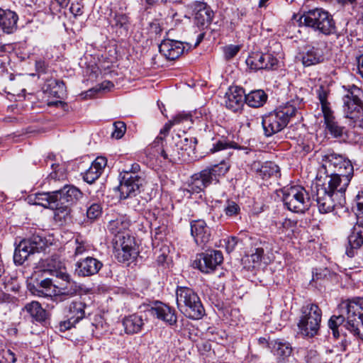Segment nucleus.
I'll list each match as a JSON object with an SVG mask.
<instances>
[{
	"mask_svg": "<svg viewBox=\"0 0 363 363\" xmlns=\"http://www.w3.org/2000/svg\"><path fill=\"white\" fill-rule=\"evenodd\" d=\"M301 106L302 100L296 99L264 115L262 121L264 135L269 137L282 130L293 118L299 114L298 110Z\"/></svg>",
	"mask_w": 363,
	"mask_h": 363,
	"instance_id": "1",
	"label": "nucleus"
},
{
	"mask_svg": "<svg viewBox=\"0 0 363 363\" xmlns=\"http://www.w3.org/2000/svg\"><path fill=\"white\" fill-rule=\"evenodd\" d=\"M230 164L225 160L218 164L206 167L191 177L187 191L191 194L200 193L208 186L219 182V179L229 171Z\"/></svg>",
	"mask_w": 363,
	"mask_h": 363,
	"instance_id": "2",
	"label": "nucleus"
},
{
	"mask_svg": "<svg viewBox=\"0 0 363 363\" xmlns=\"http://www.w3.org/2000/svg\"><path fill=\"white\" fill-rule=\"evenodd\" d=\"M299 26H305L323 35L335 33V22L330 13L323 9H314L304 12L297 19Z\"/></svg>",
	"mask_w": 363,
	"mask_h": 363,
	"instance_id": "3",
	"label": "nucleus"
},
{
	"mask_svg": "<svg viewBox=\"0 0 363 363\" xmlns=\"http://www.w3.org/2000/svg\"><path fill=\"white\" fill-rule=\"evenodd\" d=\"M176 296L177 307L186 317L199 320L203 316L204 308L198 294L192 289L179 286L176 291Z\"/></svg>",
	"mask_w": 363,
	"mask_h": 363,
	"instance_id": "4",
	"label": "nucleus"
},
{
	"mask_svg": "<svg viewBox=\"0 0 363 363\" xmlns=\"http://www.w3.org/2000/svg\"><path fill=\"white\" fill-rule=\"evenodd\" d=\"M301 315L298 323L300 333L306 337H313L318 333L322 318V311L314 303H307L301 309Z\"/></svg>",
	"mask_w": 363,
	"mask_h": 363,
	"instance_id": "5",
	"label": "nucleus"
},
{
	"mask_svg": "<svg viewBox=\"0 0 363 363\" xmlns=\"http://www.w3.org/2000/svg\"><path fill=\"white\" fill-rule=\"evenodd\" d=\"M282 201L288 210L303 213L311 206V200L308 191L301 186L284 187L282 190Z\"/></svg>",
	"mask_w": 363,
	"mask_h": 363,
	"instance_id": "6",
	"label": "nucleus"
},
{
	"mask_svg": "<svg viewBox=\"0 0 363 363\" xmlns=\"http://www.w3.org/2000/svg\"><path fill=\"white\" fill-rule=\"evenodd\" d=\"M322 162L321 169L319 170L320 174L323 171L324 174H354V167L351 161L333 150H328L322 155Z\"/></svg>",
	"mask_w": 363,
	"mask_h": 363,
	"instance_id": "7",
	"label": "nucleus"
},
{
	"mask_svg": "<svg viewBox=\"0 0 363 363\" xmlns=\"http://www.w3.org/2000/svg\"><path fill=\"white\" fill-rule=\"evenodd\" d=\"M362 94V89L352 85L342 97L344 114L352 121L354 127L357 125L363 113V101L360 98Z\"/></svg>",
	"mask_w": 363,
	"mask_h": 363,
	"instance_id": "8",
	"label": "nucleus"
},
{
	"mask_svg": "<svg viewBox=\"0 0 363 363\" xmlns=\"http://www.w3.org/2000/svg\"><path fill=\"white\" fill-rule=\"evenodd\" d=\"M347 312L346 328L363 340V333H360L359 325H363V298L354 297L344 302Z\"/></svg>",
	"mask_w": 363,
	"mask_h": 363,
	"instance_id": "9",
	"label": "nucleus"
},
{
	"mask_svg": "<svg viewBox=\"0 0 363 363\" xmlns=\"http://www.w3.org/2000/svg\"><path fill=\"white\" fill-rule=\"evenodd\" d=\"M354 174H325L326 181L321 185L329 192L335 194L339 200L340 206H343L345 203V191L351 182Z\"/></svg>",
	"mask_w": 363,
	"mask_h": 363,
	"instance_id": "10",
	"label": "nucleus"
},
{
	"mask_svg": "<svg viewBox=\"0 0 363 363\" xmlns=\"http://www.w3.org/2000/svg\"><path fill=\"white\" fill-rule=\"evenodd\" d=\"M45 245L44 240L39 235H33L28 239L23 240L15 249L14 262L18 265L23 264L29 255L40 252L44 249Z\"/></svg>",
	"mask_w": 363,
	"mask_h": 363,
	"instance_id": "11",
	"label": "nucleus"
},
{
	"mask_svg": "<svg viewBox=\"0 0 363 363\" xmlns=\"http://www.w3.org/2000/svg\"><path fill=\"white\" fill-rule=\"evenodd\" d=\"M223 260V254L219 250H210L197 255L193 266L203 273L214 271Z\"/></svg>",
	"mask_w": 363,
	"mask_h": 363,
	"instance_id": "12",
	"label": "nucleus"
},
{
	"mask_svg": "<svg viewBox=\"0 0 363 363\" xmlns=\"http://www.w3.org/2000/svg\"><path fill=\"white\" fill-rule=\"evenodd\" d=\"M143 182L144 179L141 176L133 177L128 174H123L118 187L121 199H125L128 197L135 196L137 192L139 191Z\"/></svg>",
	"mask_w": 363,
	"mask_h": 363,
	"instance_id": "13",
	"label": "nucleus"
},
{
	"mask_svg": "<svg viewBox=\"0 0 363 363\" xmlns=\"http://www.w3.org/2000/svg\"><path fill=\"white\" fill-rule=\"evenodd\" d=\"M278 60L271 53L255 52L250 55L246 63L252 69H275Z\"/></svg>",
	"mask_w": 363,
	"mask_h": 363,
	"instance_id": "14",
	"label": "nucleus"
},
{
	"mask_svg": "<svg viewBox=\"0 0 363 363\" xmlns=\"http://www.w3.org/2000/svg\"><path fill=\"white\" fill-rule=\"evenodd\" d=\"M104 264L95 257L88 256L75 264V274L82 277H91L99 273Z\"/></svg>",
	"mask_w": 363,
	"mask_h": 363,
	"instance_id": "15",
	"label": "nucleus"
},
{
	"mask_svg": "<svg viewBox=\"0 0 363 363\" xmlns=\"http://www.w3.org/2000/svg\"><path fill=\"white\" fill-rule=\"evenodd\" d=\"M150 314L164 322L169 325H174L177 322L175 310L169 306L157 301L148 309Z\"/></svg>",
	"mask_w": 363,
	"mask_h": 363,
	"instance_id": "16",
	"label": "nucleus"
},
{
	"mask_svg": "<svg viewBox=\"0 0 363 363\" xmlns=\"http://www.w3.org/2000/svg\"><path fill=\"white\" fill-rule=\"evenodd\" d=\"M338 197L335 194L329 192L325 187L320 186L316 191V202L318 210L321 213L331 212L336 206H340Z\"/></svg>",
	"mask_w": 363,
	"mask_h": 363,
	"instance_id": "17",
	"label": "nucleus"
},
{
	"mask_svg": "<svg viewBox=\"0 0 363 363\" xmlns=\"http://www.w3.org/2000/svg\"><path fill=\"white\" fill-rule=\"evenodd\" d=\"M194 22L196 26L203 29L207 28L211 23L214 13L211 7L205 2L195 1L193 4Z\"/></svg>",
	"mask_w": 363,
	"mask_h": 363,
	"instance_id": "18",
	"label": "nucleus"
},
{
	"mask_svg": "<svg viewBox=\"0 0 363 363\" xmlns=\"http://www.w3.org/2000/svg\"><path fill=\"white\" fill-rule=\"evenodd\" d=\"M147 318L142 313H135L125 315L122 320L124 331L128 335H134L142 331Z\"/></svg>",
	"mask_w": 363,
	"mask_h": 363,
	"instance_id": "19",
	"label": "nucleus"
},
{
	"mask_svg": "<svg viewBox=\"0 0 363 363\" xmlns=\"http://www.w3.org/2000/svg\"><path fill=\"white\" fill-rule=\"evenodd\" d=\"M225 99L226 108L238 112L242 109L245 103V90L238 86L230 87L225 93Z\"/></svg>",
	"mask_w": 363,
	"mask_h": 363,
	"instance_id": "20",
	"label": "nucleus"
},
{
	"mask_svg": "<svg viewBox=\"0 0 363 363\" xmlns=\"http://www.w3.org/2000/svg\"><path fill=\"white\" fill-rule=\"evenodd\" d=\"M191 234L196 244L200 247L205 245L211 238L210 230L203 220L191 222Z\"/></svg>",
	"mask_w": 363,
	"mask_h": 363,
	"instance_id": "21",
	"label": "nucleus"
},
{
	"mask_svg": "<svg viewBox=\"0 0 363 363\" xmlns=\"http://www.w3.org/2000/svg\"><path fill=\"white\" fill-rule=\"evenodd\" d=\"M183 43L169 39L164 40L159 45V50L167 59L174 60L184 51Z\"/></svg>",
	"mask_w": 363,
	"mask_h": 363,
	"instance_id": "22",
	"label": "nucleus"
},
{
	"mask_svg": "<svg viewBox=\"0 0 363 363\" xmlns=\"http://www.w3.org/2000/svg\"><path fill=\"white\" fill-rule=\"evenodd\" d=\"M53 196L62 204L72 206L82 196V193L72 185H65L62 189L54 191Z\"/></svg>",
	"mask_w": 363,
	"mask_h": 363,
	"instance_id": "23",
	"label": "nucleus"
},
{
	"mask_svg": "<svg viewBox=\"0 0 363 363\" xmlns=\"http://www.w3.org/2000/svg\"><path fill=\"white\" fill-rule=\"evenodd\" d=\"M347 240L350 248H347L346 254L352 257L354 255V250L360 248L363 245V225L359 221L352 227Z\"/></svg>",
	"mask_w": 363,
	"mask_h": 363,
	"instance_id": "24",
	"label": "nucleus"
},
{
	"mask_svg": "<svg viewBox=\"0 0 363 363\" xmlns=\"http://www.w3.org/2000/svg\"><path fill=\"white\" fill-rule=\"evenodd\" d=\"M18 15L11 10L0 8V30L6 34L14 33L17 30Z\"/></svg>",
	"mask_w": 363,
	"mask_h": 363,
	"instance_id": "25",
	"label": "nucleus"
},
{
	"mask_svg": "<svg viewBox=\"0 0 363 363\" xmlns=\"http://www.w3.org/2000/svg\"><path fill=\"white\" fill-rule=\"evenodd\" d=\"M106 164L107 160L106 157H96L89 168L84 172V180L89 184L94 183L100 177Z\"/></svg>",
	"mask_w": 363,
	"mask_h": 363,
	"instance_id": "26",
	"label": "nucleus"
},
{
	"mask_svg": "<svg viewBox=\"0 0 363 363\" xmlns=\"http://www.w3.org/2000/svg\"><path fill=\"white\" fill-rule=\"evenodd\" d=\"M174 145L177 147L180 152L186 154V158L189 160L191 154H194L197 140L195 138H187L186 136H181L177 134L172 136Z\"/></svg>",
	"mask_w": 363,
	"mask_h": 363,
	"instance_id": "27",
	"label": "nucleus"
},
{
	"mask_svg": "<svg viewBox=\"0 0 363 363\" xmlns=\"http://www.w3.org/2000/svg\"><path fill=\"white\" fill-rule=\"evenodd\" d=\"M323 61V51L315 47L309 48L301 54V62L304 67L315 65Z\"/></svg>",
	"mask_w": 363,
	"mask_h": 363,
	"instance_id": "28",
	"label": "nucleus"
},
{
	"mask_svg": "<svg viewBox=\"0 0 363 363\" xmlns=\"http://www.w3.org/2000/svg\"><path fill=\"white\" fill-rule=\"evenodd\" d=\"M60 279L64 282L60 283L56 288L58 289V292L62 295L72 297L77 295L82 290L81 286L72 279L69 274H67V278Z\"/></svg>",
	"mask_w": 363,
	"mask_h": 363,
	"instance_id": "29",
	"label": "nucleus"
},
{
	"mask_svg": "<svg viewBox=\"0 0 363 363\" xmlns=\"http://www.w3.org/2000/svg\"><path fill=\"white\" fill-rule=\"evenodd\" d=\"M43 272H48L57 278H67V273L62 262L56 258L47 259L43 264Z\"/></svg>",
	"mask_w": 363,
	"mask_h": 363,
	"instance_id": "30",
	"label": "nucleus"
},
{
	"mask_svg": "<svg viewBox=\"0 0 363 363\" xmlns=\"http://www.w3.org/2000/svg\"><path fill=\"white\" fill-rule=\"evenodd\" d=\"M160 155L166 160L170 162L174 163L177 160H182L186 161V154L183 152H180L177 147H175L173 143V140L167 145L165 147H162L160 151Z\"/></svg>",
	"mask_w": 363,
	"mask_h": 363,
	"instance_id": "31",
	"label": "nucleus"
},
{
	"mask_svg": "<svg viewBox=\"0 0 363 363\" xmlns=\"http://www.w3.org/2000/svg\"><path fill=\"white\" fill-rule=\"evenodd\" d=\"M272 351L277 357L278 362H284L289 357L292 353V347L287 342L281 340H276L272 342Z\"/></svg>",
	"mask_w": 363,
	"mask_h": 363,
	"instance_id": "32",
	"label": "nucleus"
},
{
	"mask_svg": "<svg viewBox=\"0 0 363 363\" xmlns=\"http://www.w3.org/2000/svg\"><path fill=\"white\" fill-rule=\"evenodd\" d=\"M267 100V95L263 90H254L246 94L245 102L250 107L259 108L262 106Z\"/></svg>",
	"mask_w": 363,
	"mask_h": 363,
	"instance_id": "33",
	"label": "nucleus"
},
{
	"mask_svg": "<svg viewBox=\"0 0 363 363\" xmlns=\"http://www.w3.org/2000/svg\"><path fill=\"white\" fill-rule=\"evenodd\" d=\"M130 226V220L124 216H119L116 219L109 221L108 225V230L115 237L118 235H123L126 233L125 232Z\"/></svg>",
	"mask_w": 363,
	"mask_h": 363,
	"instance_id": "34",
	"label": "nucleus"
},
{
	"mask_svg": "<svg viewBox=\"0 0 363 363\" xmlns=\"http://www.w3.org/2000/svg\"><path fill=\"white\" fill-rule=\"evenodd\" d=\"M45 92L56 98H62L65 93V85L62 81L48 79L45 84Z\"/></svg>",
	"mask_w": 363,
	"mask_h": 363,
	"instance_id": "35",
	"label": "nucleus"
},
{
	"mask_svg": "<svg viewBox=\"0 0 363 363\" xmlns=\"http://www.w3.org/2000/svg\"><path fill=\"white\" fill-rule=\"evenodd\" d=\"M52 286L56 287L57 286L53 284L51 279L45 278L40 282H38L36 286H33L32 291L38 296H51L52 294Z\"/></svg>",
	"mask_w": 363,
	"mask_h": 363,
	"instance_id": "36",
	"label": "nucleus"
},
{
	"mask_svg": "<svg viewBox=\"0 0 363 363\" xmlns=\"http://www.w3.org/2000/svg\"><path fill=\"white\" fill-rule=\"evenodd\" d=\"M53 195L54 191L36 193L34 194L33 203L48 208L56 207L55 200L57 199Z\"/></svg>",
	"mask_w": 363,
	"mask_h": 363,
	"instance_id": "37",
	"label": "nucleus"
},
{
	"mask_svg": "<svg viewBox=\"0 0 363 363\" xmlns=\"http://www.w3.org/2000/svg\"><path fill=\"white\" fill-rule=\"evenodd\" d=\"M86 305L81 301H74L69 306V315L71 320L79 323L85 317V308Z\"/></svg>",
	"mask_w": 363,
	"mask_h": 363,
	"instance_id": "38",
	"label": "nucleus"
},
{
	"mask_svg": "<svg viewBox=\"0 0 363 363\" xmlns=\"http://www.w3.org/2000/svg\"><path fill=\"white\" fill-rule=\"evenodd\" d=\"M25 310L30 314L32 318L37 322H43L46 319V311L37 301H32L25 306Z\"/></svg>",
	"mask_w": 363,
	"mask_h": 363,
	"instance_id": "39",
	"label": "nucleus"
},
{
	"mask_svg": "<svg viewBox=\"0 0 363 363\" xmlns=\"http://www.w3.org/2000/svg\"><path fill=\"white\" fill-rule=\"evenodd\" d=\"M323 117L326 129L335 138L341 136L342 134V128L338 125L337 123L335 121L333 111L325 113L323 114Z\"/></svg>",
	"mask_w": 363,
	"mask_h": 363,
	"instance_id": "40",
	"label": "nucleus"
},
{
	"mask_svg": "<svg viewBox=\"0 0 363 363\" xmlns=\"http://www.w3.org/2000/svg\"><path fill=\"white\" fill-rule=\"evenodd\" d=\"M114 248L136 249L134 238L128 233L118 235L115 238Z\"/></svg>",
	"mask_w": 363,
	"mask_h": 363,
	"instance_id": "41",
	"label": "nucleus"
},
{
	"mask_svg": "<svg viewBox=\"0 0 363 363\" xmlns=\"http://www.w3.org/2000/svg\"><path fill=\"white\" fill-rule=\"evenodd\" d=\"M86 218L90 221L97 220L102 214V205L97 201H89L86 203Z\"/></svg>",
	"mask_w": 363,
	"mask_h": 363,
	"instance_id": "42",
	"label": "nucleus"
},
{
	"mask_svg": "<svg viewBox=\"0 0 363 363\" xmlns=\"http://www.w3.org/2000/svg\"><path fill=\"white\" fill-rule=\"evenodd\" d=\"M115 257L119 262H128L133 260L138 255L136 249L114 248Z\"/></svg>",
	"mask_w": 363,
	"mask_h": 363,
	"instance_id": "43",
	"label": "nucleus"
},
{
	"mask_svg": "<svg viewBox=\"0 0 363 363\" xmlns=\"http://www.w3.org/2000/svg\"><path fill=\"white\" fill-rule=\"evenodd\" d=\"M231 148L237 149L238 148V145L233 141H229L224 138H220L219 139H216L215 142L212 144V147L210 149V152L214 153L216 152Z\"/></svg>",
	"mask_w": 363,
	"mask_h": 363,
	"instance_id": "44",
	"label": "nucleus"
},
{
	"mask_svg": "<svg viewBox=\"0 0 363 363\" xmlns=\"http://www.w3.org/2000/svg\"><path fill=\"white\" fill-rule=\"evenodd\" d=\"M56 207H51L50 209L55 210V218L59 220H66L70 214L69 205L62 204L59 201L55 200Z\"/></svg>",
	"mask_w": 363,
	"mask_h": 363,
	"instance_id": "45",
	"label": "nucleus"
},
{
	"mask_svg": "<svg viewBox=\"0 0 363 363\" xmlns=\"http://www.w3.org/2000/svg\"><path fill=\"white\" fill-rule=\"evenodd\" d=\"M345 317L342 315H333L328 320V327L333 331L335 338L340 337L339 327L345 322Z\"/></svg>",
	"mask_w": 363,
	"mask_h": 363,
	"instance_id": "46",
	"label": "nucleus"
},
{
	"mask_svg": "<svg viewBox=\"0 0 363 363\" xmlns=\"http://www.w3.org/2000/svg\"><path fill=\"white\" fill-rule=\"evenodd\" d=\"M128 18L125 14L116 13L113 18L111 21L113 27L120 28L126 31L128 30Z\"/></svg>",
	"mask_w": 363,
	"mask_h": 363,
	"instance_id": "47",
	"label": "nucleus"
},
{
	"mask_svg": "<svg viewBox=\"0 0 363 363\" xmlns=\"http://www.w3.org/2000/svg\"><path fill=\"white\" fill-rule=\"evenodd\" d=\"M335 274L330 272L328 268L315 269L313 272L312 281H318L319 280H325L331 279Z\"/></svg>",
	"mask_w": 363,
	"mask_h": 363,
	"instance_id": "48",
	"label": "nucleus"
},
{
	"mask_svg": "<svg viewBox=\"0 0 363 363\" xmlns=\"http://www.w3.org/2000/svg\"><path fill=\"white\" fill-rule=\"evenodd\" d=\"M223 211L228 217L236 216L240 213V208L236 202L232 200H228L225 203Z\"/></svg>",
	"mask_w": 363,
	"mask_h": 363,
	"instance_id": "49",
	"label": "nucleus"
},
{
	"mask_svg": "<svg viewBox=\"0 0 363 363\" xmlns=\"http://www.w3.org/2000/svg\"><path fill=\"white\" fill-rule=\"evenodd\" d=\"M192 116L189 113H179L177 114L172 120H170L171 123L174 125L184 124L187 123L190 125L192 123Z\"/></svg>",
	"mask_w": 363,
	"mask_h": 363,
	"instance_id": "50",
	"label": "nucleus"
},
{
	"mask_svg": "<svg viewBox=\"0 0 363 363\" xmlns=\"http://www.w3.org/2000/svg\"><path fill=\"white\" fill-rule=\"evenodd\" d=\"M113 126V130L111 133V137L116 139L121 138L126 131L125 123L123 121H118L114 122Z\"/></svg>",
	"mask_w": 363,
	"mask_h": 363,
	"instance_id": "51",
	"label": "nucleus"
},
{
	"mask_svg": "<svg viewBox=\"0 0 363 363\" xmlns=\"http://www.w3.org/2000/svg\"><path fill=\"white\" fill-rule=\"evenodd\" d=\"M261 171L264 172V174L266 173H268L269 177H278L279 175V168L274 162L267 163L264 166L262 167Z\"/></svg>",
	"mask_w": 363,
	"mask_h": 363,
	"instance_id": "52",
	"label": "nucleus"
},
{
	"mask_svg": "<svg viewBox=\"0 0 363 363\" xmlns=\"http://www.w3.org/2000/svg\"><path fill=\"white\" fill-rule=\"evenodd\" d=\"M140 170V167L138 163H133L130 166H126L125 168L123 170V172L121 173V175L124 174H128L131 176H140L138 172Z\"/></svg>",
	"mask_w": 363,
	"mask_h": 363,
	"instance_id": "53",
	"label": "nucleus"
},
{
	"mask_svg": "<svg viewBox=\"0 0 363 363\" xmlns=\"http://www.w3.org/2000/svg\"><path fill=\"white\" fill-rule=\"evenodd\" d=\"M318 98L321 104L323 113L331 112V109L329 107V104L327 101V95L324 91H320L318 94Z\"/></svg>",
	"mask_w": 363,
	"mask_h": 363,
	"instance_id": "54",
	"label": "nucleus"
},
{
	"mask_svg": "<svg viewBox=\"0 0 363 363\" xmlns=\"http://www.w3.org/2000/svg\"><path fill=\"white\" fill-rule=\"evenodd\" d=\"M240 50V47L238 45H231L225 48L224 54L226 59L230 60L234 57Z\"/></svg>",
	"mask_w": 363,
	"mask_h": 363,
	"instance_id": "55",
	"label": "nucleus"
},
{
	"mask_svg": "<svg viewBox=\"0 0 363 363\" xmlns=\"http://www.w3.org/2000/svg\"><path fill=\"white\" fill-rule=\"evenodd\" d=\"M113 86V84L110 81H104L99 86L89 90V92H97L99 91L110 90Z\"/></svg>",
	"mask_w": 363,
	"mask_h": 363,
	"instance_id": "56",
	"label": "nucleus"
},
{
	"mask_svg": "<svg viewBox=\"0 0 363 363\" xmlns=\"http://www.w3.org/2000/svg\"><path fill=\"white\" fill-rule=\"evenodd\" d=\"M264 250L263 247H257L255 252L251 255V259L254 263H259L264 255Z\"/></svg>",
	"mask_w": 363,
	"mask_h": 363,
	"instance_id": "57",
	"label": "nucleus"
},
{
	"mask_svg": "<svg viewBox=\"0 0 363 363\" xmlns=\"http://www.w3.org/2000/svg\"><path fill=\"white\" fill-rule=\"evenodd\" d=\"M76 242L77 243V246L75 248V252H74L75 255H81L83 253H84L85 252L89 250V245H86L85 242H79L78 240H77Z\"/></svg>",
	"mask_w": 363,
	"mask_h": 363,
	"instance_id": "58",
	"label": "nucleus"
},
{
	"mask_svg": "<svg viewBox=\"0 0 363 363\" xmlns=\"http://www.w3.org/2000/svg\"><path fill=\"white\" fill-rule=\"evenodd\" d=\"M238 244V238L236 237L228 238L225 242V248L228 252L234 250Z\"/></svg>",
	"mask_w": 363,
	"mask_h": 363,
	"instance_id": "59",
	"label": "nucleus"
},
{
	"mask_svg": "<svg viewBox=\"0 0 363 363\" xmlns=\"http://www.w3.org/2000/svg\"><path fill=\"white\" fill-rule=\"evenodd\" d=\"M76 323H77L76 321H73L71 320V317H69L67 321L60 323V328L61 330H68L72 327H74Z\"/></svg>",
	"mask_w": 363,
	"mask_h": 363,
	"instance_id": "60",
	"label": "nucleus"
},
{
	"mask_svg": "<svg viewBox=\"0 0 363 363\" xmlns=\"http://www.w3.org/2000/svg\"><path fill=\"white\" fill-rule=\"evenodd\" d=\"M357 199V216L363 218V199Z\"/></svg>",
	"mask_w": 363,
	"mask_h": 363,
	"instance_id": "61",
	"label": "nucleus"
},
{
	"mask_svg": "<svg viewBox=\"0 0 363 363\" xmlns=\"http://www.w3.org/2000/svg\"><path fill=\"white\" fill-rule=\"evenodd\" d=\"M357 72L363 77V54L357 58Z\"/></svg>",
	"mask_w": 363,
	"mask_h": 363,
	"instance_id": "62",
	"label": "nucleus"
},
{
	"mask_svg": "<svg viewBox=\"0 0 363 363\" xmlns=\"http://www.w3.org/2000/svg\"><path fill=\"white\" fill-rule=\"evenodd\" d=\"M172 126L173 124L171 123L170 121L168 123H165L164 127L160 130V135H166L169 133V130Z\"/></svg>",
	"mask_w": 363,
	"mask_h": 363,
	"instance_id": "63",
	"label": "nucleus"
},
{
	"mask_svg": "<svg viewBox=\"0 0 363 363\" xmlns=\"http://www.w3.org/2000/svg\"><path fill=\"white\" fill-rule=\"evenodd\" d=\"M281 225L284 228H289L294 225V222L290 219L285 218Z\"/></svg>",
	"mask_w": 363,
	"mask_h": 363,
	"instance_id": "64",
	"label": "nucleus"
}]
</instances>
